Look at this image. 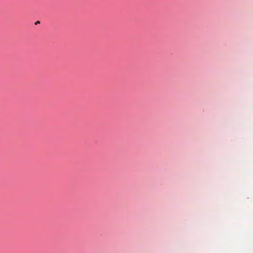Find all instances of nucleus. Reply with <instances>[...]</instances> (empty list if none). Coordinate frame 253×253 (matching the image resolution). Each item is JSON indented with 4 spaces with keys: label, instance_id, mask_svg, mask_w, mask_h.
I'll list each match as a JSON object with an SVG mask.
<instances>
[{
    "label": "nucleus",
    "instance_id": "f257e3e1",
    "mask_svg": "<svg viewBox=\"0 0 253 253\" xmlns=\"http://www.w3.org/2000/svg\"><path fill=\"white\" fill-rule=\"evenodd\" d=\"M40 23V22L39 21H37L36 23H35V24L36 25H37L38 24H39Z\"/></svg>",
    "mask_w": 253,
    "mask_h": 253
}]
</instances>
